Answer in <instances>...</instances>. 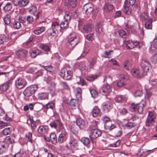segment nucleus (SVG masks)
Masks as SVG:
<instances>
[{
  "label": "nucleus",
  "mask_w": 157,
  "mask_h": 157,
  "mask_svg": "<svg viewBox=\"0 0 157 157\" xmlns=\"http://www.w3.org/2000/svg\"><path fill=\"white\" fill-rule=\"evenodd\" d=\"M45 30L44 27H41L38 29L34 31V33L36 35H39Z\"/></svg>",
  "instance_id": "44"
},
{
  "label": "nucleus",
  "mask_w": 157,
  "mask_h": 157,
  "mask_svg": "<svg viewBox=\"0 0 157 157\" xmlns=\"http://www.w3.org/2000/svg\"><path fill=\"white\" fill-rule=\"evenodd\" d=\"M12 8V4L10 2L7 3L3 8V10L5 11H8L10 10Z\"/></svg>",
  "instance_id": "39"
},
{
  "label": "nucleus",
  "mask_w": 157,
  "mask_h": 157,
  "mask_svg": "<svg viewBox=\"0 0 157 157\" xmlns=\"http://www.w3.org/2000/svg\"><path fill=\"white\" fill-rule=\"evenodd\" d=\"M153 21L152 18L149 19L147 22H145L144 24L145 28L148 29H151L152 25V22Z\"/></svg>",
  "instance_id": "23"
},
{
  "label": "nucleus",
  "mask_w": 157,
  "mask_h": 157,
  "mask_svg": "<svg viewBox=\"0 0 157 157\" xmlns=\"http://www.w3.org/2000/svg\"><path fill=\"white\" fill-rule=\"evenodd\" d=\"M121 142L120 140H118L113 143L110 144L108 146L110 147H117L120 145Z\"/></svg>",
  "instance_id": "57"
},
{
  "label": "nucleus",
  "mask_w": 157,
  "mask_h": 157,
  "mask_svg": "<svg viewBox=\"0 0 157 157\" xmlns=\"http://www.w3.org/2000/svg\"><path fill=\"white\" fill-rule=\"evenodd\" d=\"M143 94L142 91L140 90H136L134 93V95L135 97H140Z\"/></svg>",
  "instance_id": "61"
},
{
  "label": "nucleus",
  "mask_w": 157,
  "mask_h": 157,
  "mask_svg": "<svg viewBox=\"0 0 157 157\" xmlns=\"http://www.w3.org/2000/svg\"><path fill=\"white\" fill-rule=\"evenodd\" d=\"M68 26V21L65 20L62 22L60 24V28L62 30L66 29Z\"/></svg>",
  "instance_id": "40"
},
{
  "label": "nucleus",
  "mask_w": 157,
  "mask_h": 157,
  "mask_svg": "<svg viewBox=\"0 0 157 157\" xmlns=\"http://www.w3.org/2000/svg\"><path fill=\"white\" fill-rule=\"evenodd\" d=\"M26 84L27 82L25 80L21 78H18L15 81V86L19 89L23 88Z\"/></svg>",
  "instance_id": "8"
},
{
  "label": "nucleus",
  "mask_w": 157,
  "mask_h": 157,
  "mask_svg": "<svg viewBox=\"0 0 157 157\" xmlns=\"http://www.w3.org/2000/svg\"><path fill=\"white\" fill-rule=\"evenodd\" d=\"M75 93L77 100H79L82 98V90L80 88H77L75 90Z\"/></svg>",
  "instance_id": "22"
},
{
  "label": "nucleus",
  "mask_w": 157,
  "mask_h": 157,
  "mask_svg": "<svg viewBox=\"0 0 157 157\" xmlns=\"http://www.w3.org/2000/svg\"><path fill=\"white\" fill-rule=\"evenodd\" d=\"M102 105L103 110L105 112H108L112 108V104L109 102H104Z\"/></svg>",
  "instance_id": "15"
},
{
  "label": "nucleus",
  "mask_w": 157,
  "mask_h": 157,
  "mask_svg": "<svg viewBox=\"0 0 157 157\" xmlns=\"http://www.w3.org/2000/svg\"><path fill=\"white\" fill-rule=\"evenodd\" d=\"M97 59L95 58H93L92 59L89 61V68H93L96 63Z\"/></svg>",
  "instance_id": "42"
},
{
  "label": "nucleus",
  "mask_w": 157,
  "mask_h": 157,
  "mask_svg": "<svg viewBox=\"0 0 157 157\" xmlns=\"http://www.w3.org/2000/svg\"><path fill=\"white\" fill-rule=\"evenodd\" d=\"M102 22H98L95 25V30L98 33H100L102 31L103 27Z\"/></svg>",
  "instance_id": "29"
},
{
  "label": "nucleus",
  "mask_w": 157,
  "mask_h": 157,
  "mask_svg": "<svg viewBox=\"0 0 157 157\" xmlns=\"http://www.w3.org/2000/svg\"><path fill=\"white\" fill-rule=\"evenodd\" d=\"M9 38L5 35H3L0 36V44L4 42H7L8 41Z\"/></svg>",
  "instance_id": "46"
},
{
  "label": "nucleus",
  "mask_w": 157,
  "mask_h": 157,
  "mask_svg": "<svg viewBox=\"0 0 157 157\" xmlns=\"http://www.w3.org/2000/svg\"><path fill=\"white\" fill-rule=\"evenodd\" d=\"M105 127L106 130L110 131L115 127V125L113 124H110V125H108L107 124H105Z\"/></svg>",
  "instance_id": "60"
},
{
  "label": "nucleus",
  "mask_w": 157,
  "mask_h": 157,
  "mask_svg": "<svg viewBox=\"0 0 157 157\" xmlns=\"http://www.w3.org/2000/svg\"><path fill=\"white\" fill-rule=\"evenodd\" d=\"M78 68L81 71L82 74L85 75L89 71L87 67L84 62H80L79 63Z\"/></svg>",
  "instance_id": "13"
},
{
  "label": "nucleus",
  "mask_w": 157,
  "mask_h": 157,
  "mask_svg": "<svg viewBox=\"0 0 157 157\" xmlns=\"http://www.w3.org/2000/svg\"><path fill=\"white\" fill-rule=\"evenodd\" d=\"M60 28L59 25L57 22H53L52 23L51 27L48 30V32L51 35L54 36L56 33H58Z\"/></svg>",
  "instance_id": "5"
},
{
  "label": "nucleus",
  "mask_w": 157,
  "mask_h": 157,
  "mask_svg": "<svg viewBox=\"0 0 157 157\" xmlns=\"http://www.w3.org/2000/svg\"><path fill=\"white\" fill-rule=\"evenodd\" d=\"M141 65L144 71V75H146V73L149 71L151 67L150 63L147 61L142 60L141 61Z\"/></svg>",
  "instance_id": "10"
},
{
  "label": "nucleus",
  "mask_w": 157,
  "mask_h": 157,
  "mask_svg": "<svg viewBox=\"0 0 157 157\" xmlns=\"http://www.w3.org/2000/svg\"><path fill=\"white\" fill-rule=\"evenodd\" d=\"M76 123L81 129H83L86 127V122L84 120L81 118H78L76 121Z\"/></svg>",
  "instance_id": "16"
},
{
  "label": "nucleus",
  "mask_w": 157,
  "mask_h": 157,
  "mask_svg": "<svg viewBox=\"0 0 157 157\" xmlns=\"http://www.w3.org/2000/svg\"><path fill=\"white\" fill-rule=\"evenodd\" d=\"M94 27V25L92 24H87L84 25L83 28L84 31L87 33L91 32Z\"/></svg>",
  "instance_id": "20"
},
{
  "label": "nucleus",
  "mask_w": 157,
  "mask_h": 157,
  "mask_svg": "<svg viewBox=\"0 0 157 157\" xmlns=\"http://www.w3.org/2000/svg\"><path fill=\"white\" fill-rule=\"evenodd\" d=\"M81 141L84 145L86 146L89 144L90 142V139L86 137L82 138L81 139Z\"/></svg>",
  "instance_id": "47"
},
{
  "label": "nucleus",
  "mask_w": 157,
  "mask_h": 157,
  "mask_svg": "<svg viewBox=\"0 0 157 157\" xmlns=\"http://www.w3.org/2000/svg\"><path fill=\"white\" fill-rule=\"evenodd\" d=\"M76 81L77 84L82 86L85 85L86 83L85 80L80 76L76 77Z\"/></svg>",
  "instance_id": "33"
},
{
  "label": "nucleus",
  "mask_w": 157,
  "mask_h": 157,
  "mask_svg": "<svg viewBox=\"0 0 157 157\" xmlns=\"http://www.w3.org/2000/svg\"><path fill=\"white\" fill-rule=\"evenodd\" d=\"M121 79L120 81L117 82V86H121L124 85L125 78L124 75H121Z\"/></svg>",
  "instance_id": "45"
},
{
  "label": "nucleus",
  "mask_w": 157,
  "mask_h": 157,
  "mask_svg": "<svg viewBox=\"0 0 157 157\" xmlns=\"http://www.w3.org/2000/svg\"><path fill=\"white\" fill-rule=\"evenodd\" d=\"M38 98L40 100H46L48 98V94L46 93H41L38 94Z\"/></svg>",
  "instance_id": "34"
},
{
  "label": "nucleus",
  "mask_w": 157,
  "mask_h": 157,
  "mask_svg": "<svg viewBox=\"0 0 157 157\" xmlns=\"http://www.w3.org/2000/svg\"><path fill=\"white\" fill-rule=\"evenodd\" d=\"M78 101L77 100L73 99L71 100L69 105L72 109H75L78 105Z\"/></svg>",
  "instance_id": "32"
},
{
  "label": "nucleus",
  "mask_w": 157,
  "mask_h": 157,
  "mask_svg": "<svg viewBox=\"0 0 157 157\" xmlns=\"http://www.w3.org/2000/svg\"><path fill=\"white\" fill-rule=\"evenodd\" d=\"M98 121H93L90 125V128L91 129H97L98 128Z\"/></svg>",
  "instance_id": "51"
},
{
  "label": "nucleus",
  "mask_w": 157,
  "mask_h": 157,
  "mask_svg": "<svg viewBox=\"0 0 157 157\" xmlns=\"http://www.w3.org/2000/svg\"><path fill=\"white\" fill-rule=\"evenodd\" d=\"M113 51L109 50L107 51H104L102 54V56L105 58H111V53L113 52Z\"/></svg>",
  "instance_id": "36"
},
{
  "label": "nucleus",
  "mask_w": 157,
  "mask_h": 157,
  "mask_svg": "<svg viewBox=\"0 0 157 157\" xmlns=\"http://www.w3.org/2000/svg\"><path fill=\"white\" fill-rule=\"evenodd\" d=\"M67 132L65 131H62L58 138V143H62L65 141L67 138Z\"/></svg>",
  "instance_id": "12"
},
{
  "label": "nucleus",
  "mask_w": 157,
  "mask_h": 157,
  "mask_svg": "<svg viewBox=\"0 0 157 157\" xmlns=\"http://www.w3.org/2000/svg\"><path fill=\"white\" fill-rule=\"evenodd\" d=\"M86 39L88 40L92 41L94 40V34L90 33L87 34L86 36Z\"/></svg>",
  "instance_id": "53"
},
{
  "label": "nucleus",
  "mask_w": 157,
  "mask_h": 157,
  "mask_svg": "<svg viewBox=\"0 0 157 157\" xmlns=\"http://www.w3.org/2000/svg\"><path fill=\"white\" fill-rule=\"evenodd\" d=\"M3 20L6 24L8 25L11 21V16L9 14H7L4 17Z\"/></svg>",
  "instance_id": "41"
},
{
  "label": "nucleus",
  "mask_w": 157,
  "mask_h": 157,
  "mask_svg": "<svg viewBox=\"0 0 157 157\" xmlns=\"http://www.w3.org/2000/svg\"><path fill=\"white\" fill-rule=\"evenodd\" d=\"M100 110L97 106H95L93 109L92 112L93 116L94 117H97L99 114Z\"/></svg>",
  "instance_id": "27"
},
{
  "label": "nucleus",
  "mask_w": 157,
  "mask_h": 157,
  "mask_svg": "<svg viewBox=\"0 0 157 157\" xmlns=\"http://www.w3.org/2000/svg\"><path fill=\"white\" fill-rule=\"evenodd\" d=\"M43 107L45 109H48L50 108L52 110H54L55 109V103L52 102H49L46 105H44Z\"/></svg>",
  "instance_id": "37"
},
{
  "label": "nucleus",
  "mask_w": 157,
  "mask_h": 157,
  "mask_svg": "<svg viewBox=\"0 0 157 157\" xmlns=\"http://www.w3.org/2000/svg\"><path fill=\"white\" fill-rule=\"evenodd\" d=\"M59 84L64 89L68 90L69 89L68 85L67 83L65 82L60 81V82Z\"/></svg>",
  "instance_id": "59"
},
{
  "label": "nucleus",
  "mask_w": 157,
  "mask_h": 157,
  "mask_svg": "<svg viewBox=\"0 0 157 157\" xmlns=\"http://www.w3.org/2000/svg\"><path fill=\"white\" fill-rule=\"evenodd\" d=\"M146 105L145 101H142L138 104H132L131 108L134 111H137L139 113H141L143 111V107Z\"/></svg>",
  "instance_id": "3"
},
{
  "label": "nucleus",
  "mask_w": 157,
  "mask_h": 157,
  "mask_svg": "<svg viewBox=\"0 0 157 157\" xmlns=\"http://www.w3.org/2000/svg\"><path fill=\"white\" fill-rule=\"evenodd\" d=\"M32 134L30 132L27 133L26 135V137L28 139L29 141L31 143H33V140H32Z\"/></svg>",
  "instance_id": "62"
},
{
  "label": "nucleus",
  "mask_w": 157,
  "mask_h": 157,
  "mask_svg": "<svg viewBox=\"0 0 157 157\" xmlns=\"http://www.w3.org/2000/svg\"><path fill=\"white\" fill-rule=\"evenodd\" d=\"M111 91V88L107 83L104 84L100 90V92L103 95L106 96Z\"/></svg>",
  "instance_id": "6"
},
{
  "label": "nucleus",
  "mask_w": 157,
  "mask_h": 157,
  "mask_svg": "<svg viewBox=\"0 0 157 157\" xmlns=\"http://www.w3.org/2000/svg\"><path fill=\"white\" fill-rule=\"evenodd\" d=\"M8 144L5 142H0V154L2 153L8 147Z\"/></svg>",
  "instance_id": "18"
},
{
  "label": "nucleus",
  "mask_w": 157,
  "mask_h": 157,
  "mask_svg": "<svg viewBox=\"0 0 157 157\" xmlns=\"http://www.w3.org/2000/svg\"><path fill=\"white\" fill-rule=\"evenodd\" d=\"M32 94L35 93L37 89V86L36 85H33L28 87Z\"/></svg>",
  "instance_id": "49"
},
{
  "label": "nucleus",
  "mask_w": 157,
  "mask_h": 157,
  "mask_svg": "<svg viewBox=\"0 0 157 157\" xmlns=\"http://www.w3.org/2000/svg\"><path fill=\"white\" fill-rule=\"evenodd\" d=\"M69 144L71 147L72 148L76 147L78 146V142L75 139H71L70 141Z\"/></svg>",
  "instance_id": "25"
},
{
  "label": "nucleus",
  "mask_w": 157,
  "mask_h": 157,
  "mask_svg": "<svg viewBox=\"0 0 157 157\" xmlns=\"http://www.w3.org/2000/svg\"><path fill=\"white\" fill-rule=\"evenodd\" d=\"M50 138L52 143L54 144H56L58 142L56 135L54 133L50 135Z\"/></svg>",
  "instance_id": "35"
},
{
  "label": "nucleus",
  "mask_w": 157,
  "mask_h": 157,
  "mask_svg": "<svg viewBox=\"0 0 157 157\" xmlns=\"http://www.w3.org/2000/svg\"><path fill=\"white\" fill-rule=\"evenodd\" d=\"M65 3L68 6L74 7L76 6L77 2L76 0H65Z\"/></svg>",
  "instance_id": "28"
},
{
  "label": "nucleus",
  "mask_w": 157,
  "mask_h": 157,
  "mask_svg": "<svg viewBox=\"0 0 157 157\" xmlns=\"http://www.w3.org/2000/svg\"><path fill=\"white\" fill-rule=\"evenodd\" d=\"M100 75V74L91 75L87 77V80L89 81H93L97 79Z\"/></svg>",
  "instance_id": "31"
},
{
  "label": "nucleus",
  "mask_w": 157,
  "mask_h": 157,
  "mask_svg": "<svg viewBox=\"0 0 157 157\" xmlns=\"http://www.w3.org/2000/svg\"><path fill=\"white\" fill-rule=\"evenodd\" d=\"M115 100L117 102H123L125 101V97L124 95H117L115 98Z\"/></svg>",
  "instance_id": "30"
},
{
  "label": "nucleus",
  "mask_w": 157,
  "mask_h": 157,
  "mask_svg": "<svg viewBox=\"0 0 157 157\" xmlns=\"http://www.w3.org/2000/svg\"><path fill=\"white\" fill-rule=\"evenodd\" d=\"M29 2V0H21L20 1V6L21 7L26 6Z\"/></svg>",
  "instance_id": "56"
},
{
  "label": "nucleus",
  "mask_w": 157,
  "mask_h": 157,
  "mask_svg": "<svg viewBox=\"0 0 157 157\" xmlns=\"http://www.w3.org/2000/svg\"><path fill=\"white\" fill-rule=\"evenodd\" d=\"M155 116L154 113L150 111L145 121V125L147 127H152L155 122Z\"/></svg>",
  "instance_id": "2"
},
{
  "label": "nucleus",
  "mask_w": 157,
  "mask_h": 157,
  "mask_svg": "<svg viewBox=\"0 0 157 157\" xmlns=\"http://www.w3.org/2000/svg\"><path fill=\"white\" fill-rule=\"evenodd\" d=\"M23 94L26 97L30 96L33 94L28 87L24 90Z\"/></svg>",
  "instance_id": "50"
},
{
  "label": "nucleus",
  "mask_w": 157,
  "mask_h": 157,
  "mask_svg": "<svg viewBox=\"0 0 157 157\" xmlns=\"http://www.w3.org/2000/svg\"><path fill=\"white\" fill-rule=\"evenodd\" d=\"M79 42V40L77 38L75 33H73L68 36L67 44L70 49H73Z\"/></svg>",
  "instance_id": "1"
},
{
  "label": "nucleus",
  "mask_w": 157,
  "mask_h": 157,
  "mask_svg": "<svg viewBox=\"0 0 157 157\" xmlns=\"http://www.w3.org/2000/svg\"><path fill=\"white\" fill-rule=\"evenodd\" d=\"M131 73L132 75L136 78H140L143 75H144V73L143 74L141 70L137 68L132 69L131 71Z\"/></svg>",
  "instance_id": "11"
},
{
  "label": "nucleus",
  "mask_w": 157,
  "mask_h": 157,
  "mask_svg": "<svg viewBox=\"0 0 157 157\" xmlns=\"http://www.w3.org/2000/svg\"><path fill=\"white\" fill-rule=\"evenodd\" d=\"M15 137L14 136H10L6 137L5 141L9 143L12 144L14 143Z\"/></svg>",
  "instance_id": "38"
},
{
  "label": "nucleus",
  "mask_w": 157,
  "mask_h": 157,
  "mask_svg": "<svg viewBox=\"0 0 157 157\" xmlns=\"http://www.w3.org/2000/svg\"><path fill=\"white\" fill-rule=\"evenodd\" d=\"M124 44L126 45L127 49H132L134 48L133 47L130 46L129 45V44H131V42L129 40L124 41Z\"/></svg>",
  "instance_id": "63"
},
{
  "label": "nucleus",
  "mask_w": 157,
  "mask_h": 157,
  "mask_svg": "<svg viewBox=\"0 0 157 157\" xmlns=\"http://www.w3.org/2000/svg\"><path fill=\"white\" fill-rule=\"evenodd\" d=\"M12 129L11 128H5L2 132V134L4 135H7L10 134Z\"/></svg>",
  "instance_id": "43"
},
{
  "label": "nucleus",
  "mask_w": 157,
  "mask_h": 157,
  "mask_svg": "<svg viewBox=\"0 0 157 157\" xmlns=\"http://www.w3.org/2000/svg\"><path fill=\"white\" fill-rule=\"evenodd\" d=\"M13 79L10 78L8 81L0 86V89L2 91L7 90L9 86L12 84Z\"/></svg>",
  "instance_id": "14"
},
{
  "label": "nucleus",
  "mask_w": 157,
  "mask_h": 157,
  "mask_svg": "<svg viewBox=\"0 0 157 157\" xmlns=\"http://www.w3.org/2000/svg\"><path fill=\"white\" fill-rule=\"evenodd\" d=\"M48 90L51 94H54L55 93L56 91L55 85H51L48 88Z\"/></svg>",
  "instance_id": "55"
},
{
  "label": "nucleus",
  "mask_w": 157,
  "mask_h": 157,
  "mask_svg": "<svg viewBox=\"0 0 157 157\" xmlns=\"http://www.w3.org/2000/svg\"><path fill=\"white\" fill-rule=\"evenodd\" d=\"M151 62L154 63H157V52L154 54L151 58Z\"/></svg>",
  "instance_id": "52"
},
{
  "label": "nucleus",
  "mask_w": 157,
  "mask_h": 157,
  "mask_svg": "<svg viewBox=\"0 0 157 157\" xmlns=\"http://www.w3.org/2000/svg\"><path fill=\"white\" fill-rule=\"evenodd\" d=\"M90 92L93 98H95L97 97L98 95L97 91L95 89H93L90 90Z\"/></svg>",
  "instance_id": "58"
},
{
  "label": "nucleus",
  "mask_w": 157,
  "mask_h": 157,
  "mask_svg": "<svg viewBox=\"0 0 157 157\" xmlns=\"http://www.w3.org/2000/svg\"><path fill=\"white\" fill-rule=\"evenodd\" d=\"M39 47L46 52H49L50 50V47L47 44H40L39 45Z\"/></svg>",
  "instance_id": "24"
},
{
  "label": "nucleus",
  "mask_w": 157,
  "mask_h": 157,
  "mask_svg": "<svg viewBox=\"0 0 157 157\" xmlns=\"http://www.w3.org/2000/svg\"><path fill=\"white\" fill-rule=\"evenodd\" d=\"M48 131V128L46 126L41 125L37 129L38 132L40 134H44Z\"/></svg>",
  "instance_id": "17"
},
{
  "label": "nucleus",
  "mask_w": 157,
  "mask_h": 157,
  "mask_svg": "<svg viewBox=\"0 0 157 157\" xmlns=\"http://www.w3.org/2000/svg\"><path fill=\"white\" fill-rule=\"evenodd\" d=\"M94 10L93 5L91 3H88L85 4L83 8L82 11L87 15L90 14Z\"/></svg>",
  "instance_id": "7"
},
{
  "label": "nucleus",
  "mask_w": 157,
  "mask_h": 157,
  "mask_svg": "<svg viewBox=\"0 0 157 157\" xmlns=\"http://www.w3.org/2000/svg\"><path fill=\"white\" fill-rule=\"evenodd\" d=\"M136 124L134 122H128L125 124V126L127 128L131 129L134 127Z\"/></svg>",
  "instance_id": "54"
},
{
  "label": "nucleus",
  "mask_w": 157,
  "mask_h": 157,
  "mask_svg": "<svg viewBox=\"0 0 157 157\" xmlns=\"http://www.w3.org/2000/svg\"><path fill=\"white\" fill-rule=\"evenodd\" d=\"M113 8V5L108 3H105L103 7L104 11L106 13L112 11Z\"/></svg>",
  "instance_id": "19"
},
{
  "label": "nucleus",
  "mask_w": 157,
  "mask_h": 157,
  "mask_svg": "<svg viewBox=\"0 0 157 157\" xmlns=\"http://www.w3.org/2000/svg\"><path fill=\"white\" fill-rule=\"evenodd\" d=\"M73 71L71 70H67L66 68L62 69L59 73L60 76L66 80L70 79L73 75Z\"/></svg>",
  "instance_id": "4"
},
{
  "label": "nucleus",
  "mask_w": 157,
  "mask_h": 157,
  "mask_svg": "<svg viewBox=\"0 0 157 157\" xmlns=\"http://www.w3.org/2000/svg\"><path fill=\"white\" fill-rule=\"evenodd\" d=\"M101 134V132L98 129H92L90 130V136L92 139H95L99 137Z\"/></svg>",
  "instance_id": "9"
},
{
  "label": "nucleus",
  "mask_w": 157,
  "mask_h": 157,
  "mask_svg": "<svg viewBox=\"0 0 157 157\" xmlns=\"http://www.w3.org/2000/svg\"><path fill=\"white\" fill-rule=\"evenodd\" d=\"M21 23L18 21H15L13 23V27L15 29H19L21 28Z\"/></svg>",
  "instance_id": "48"
},
{
  "label": "nucleus",
  "mask_w": 157,
  "mask_h": 157,
  "mask_svg": "<svg viewBox=\"0 0 157 157\" xmlns=\"http://www.w3.org/2000/svg\"><path fill=\"white\" fill-rule=\"evenodd\" d=\"M118 34L119 36L125 38L126 37V33L123 30H121L119 31Z\"/></svg>",
  "instance_id": "64"
},
{
  "label": "nucleus",
  "mask_w": 157,
  "mask_h": 157,
  "mask_svg": "<svg viewBox=\"0 0 157 157\" xmlns=\"http://www.w3.org/2000/svg\"><path fill=\"white\" fill-rule=\"evenodd\" d=\"M128 0H126L124 2V11L125 13L127 15L130 14L131 12V10L130 8L126 5L128 4Z\"/></svg>",
  "instance_id": "21"
},
{
  "label": "nucleus",
  "mask_w": 157,
  "mask_h": 157,
  "mask_svg": "<svg viewBox=\"0 0 157 157\" xmlns=\"http://www.w3.org/2000/svg\"><path fill=\"white\" fill-rule=\"evenodd\" d=\"M42 53L41 51L39 49L33 50L31 53L30 56L33 58H35L37 56Z\"/></svg>",
  "instance_id": "26"
}]
</instances>
